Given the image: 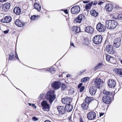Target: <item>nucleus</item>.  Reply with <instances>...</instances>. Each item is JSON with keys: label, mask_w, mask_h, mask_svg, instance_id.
I'll list each match as a JSON object with an SVG mask.
<instances>
[{"label": "nucleus", "mask_w": 122, "mask_h": 122, "mask_svg": "<svg viewBox=\"0 0 122 122\" xmlns=\"http://www.w3.org/2000/svg\"><path fill=\"white\" fill-rule=\"evenodd\" d=\"M15 56L17 59H18V60H19V59L18 57L17 54L16 52L15 53Z\"/></svg>", "instance_id": "obj_43"}, {"label": "nucleus", "mask_w": 122, "mask_h": 122, "mask_svg": "<svg viewBox=\"0 0 122 122\" xmlns=\"http://www.w3.org/2000/svg\"><path fill=\"white\" fill-rule=\"evenodd\" d=\"M93 100V97H87L85 100V102L88 104L90 103Z\"/></svg>", "instance_id": "obj_28"}, {"label": "nucleus", "mask_w": 122, "mask_h": 122, "mask_svg": "<svg viewBox=\"0 0 122 122\" xmlns=\"http://www.w3.org/2000/svg\"><path fill=\"white\" fill-rule=\"evenodd\" d=\"M113 71L117 74H118L121 77H122V69H114Z\"/></svg>", "instance_id": "obj_25"}, {"label": "nucleus", "mask_w": 122, "mask_h": 122, "mask_svg": "<svg viewBox=\"0 0 122 122\" xmlns=\"http://www.w3.org/2000/svg\"><path fill=\"white\" fill-rule=\"evenodd\" d=\"M73 108L72 106L70 104L66 105L65 106V110L68 112H70L71 111Z\"/></svg>", "instance_id": "obj_23"}, {"label": "nucleus", "mask_w": 122, "mask_h": 122, "mask_svg": "<svg viewBox=\"0 0 122 122\" xmlns=\"http://www.w3.org/2000/svg\"><path fill=\"white\" fill-rule=\"evenodd\" d=\"M7 0H0V2H3L6 1Z\"/></svg>", "instance_id": "obj_51"}, {"label": "nucleus", "mask_w": 122, "mask_h": 122, "mask_svg": "<svg viewBox=\"0 0 122 122\" xmlns=\"http://www.w3.org/2000/svg\"><path fill=\"white\" fill-rule=\"evenodd\" d=\"M97 3L96 2H94L93 3V4L94 5H95Z\"/></svg>", "instance_id": "obj_60"}, {"label": "nucleus", "mask_w": 122, "mask_h": 122, "mask_svg": "<svg viewBox=\"0 0 122 122\" xmlns=\"http://www.w3.org/2000/svg\"><path fill=\"white\" fill-rule=\"evenodd\" d=\"M103 65L102 63H99L96 65L94 68V70L96 71L97 69H99Z\"/></svg>", "instance_id": "obj_34"}, {"label": "nucleus", "mask_w": 122, "mask_h": 122, "mask_svg": "<svg viewBox=\"0 0 122 122\" xmlns=\"http://www.w3.org/2000/svg\"><path fill=\"white\" fill-rule=\"evenodd\" d=\"M71 45L72 46H74V44L73 43H71Z\"/></svg>", "instance_id": "obj_53"}, {"label": "nucleus", "mask_w": 122, "mask_h": 122, "mask_svg": "<svg viewBox=\"0 0 122 122\" xmlns=\"http://www.w3.org/2000/svg\"><path fill=\"white\" fill-rule=\"evenodd\" d=\"M118 18L120 20L122 19V15H120L118 16Z\"/></svg>", "instance_id": "obj_42"}, {"label": "nucleus", "mask_w": 122, "mask_h": 122, "mask_svg": "<svg viewBox=\"0 0 122 122\" xmlns=\"http://www.w3.org/2000/svg\"><path fill=\"white\" fill-rule=\"evenodd\" d=\"M102 39V37L100 35L94 36L92 39L93 42L95 44H98L101 43Z\"/></svg>", "instance_id": "obj_3"}, {"label": "nucleus", "mask_w": 122, "mask_h": 122, "mask_svg": "<svg viewBox=\"0 0 122 122\" xmlns=\"http://www.w3.org/2000/svg\"><path fill=\"white\" fill-rule=\"evenodd\" d=\"M44 122H51L49 120H46Z\"/></svg>", "instance_id": "obj_55"}, {"label": "nucleus", "mask_w": 122, "mask_h": 122, "mask_svg": "<svg viewBox=\"0 0 122 122\" xmlns=\"http://www.w3.org/2000/svg\"><path fill=\"white\" fill-rule=\"evenodd\" d=\"M96 28L98 31L102 32L105 30L106 27L104 25L99 23L97 25Z\"/></svg>", "instance_id": "obj_6"}, {"label": "nucleus", "mask_w": 122, "mask_h": 122, "mask_svg": "<svg viewBox=\"0 0 122 122\" xmlns=\"http://www.w3.org/2000/svg\"><path fill=\"white\" fill-rule=\"evenodd\" d=\"M111 98L108 95L104 96L102 97V101L105 103L109 104L111 102Z\"/></svg>", "instance_id": "obj_13"}, {"label": "nucleus", "mask_w": 122, "mask_h": 122, "mask_svg": "<svg viewBox=\"0 0 122 122\" xmlns=\"http://www.w3.org/2000/svg\"><path fill=\"white\" fill-rule=\"evenodd\" d=\"M107 84L110 87L113 88L116 85V81L110 79L108 81Z\"/></svg>", "instance_id": "obj_14"}, {"label": "nucleus", "mask_w": 122, "mask_h": 122, "mask_svg": "<svg viewBox=\"0 0 122 122\" xmlns=\"http://www.w3.org/2000/svg\"><path fill=\"white\" fill-rule=\"evenodd\" d=\"M106 56L107 61H109L110 62L112 63V60H113L114 59V58L111 57L110 56L107 54L106 55Z\"/></svg>", "instance_id": "obj_29"}, {"label": "nucleus", "mask_w": 122, "mask_h": 122, "mask_svg": "<svg viewBox=\"0 0 122 122\" xmlns=\"http://www.w3.org/2000/svg\"><path fill=\"white\" fill-rule=\"evenodd\" d=\"M72 31H74L75 33H77L80 31V28L77 26H74L72 28Z\"/></svg>", "instance_id": "obj_27"}, {"label": "nucleus", "mask_w": 122, "mask_h": 122, "mask_svg": "<svg viewBox=\"0 0 122 122\" xmlns=\"http://www.w3.org/2000/svg\"><path fill=\"white\" fill-rule=\"evenodd\" d=\"M29 105V106H31L32 105V104L30 103H28Z\"/></svg>", "instance_id": "obj_56"}, {"label": "nucleus", "mask_w": 122, "mask_h": 122, "mask_svg": "<svg viewBox=\"0 0 122 122\" xmlns=\"http://www.w3.org/2000/svg\"><path fill=\"white\" fill-rule=\"evenodd\" d=\"M32 120L33 121H38V119L36 117H34L32 118Z\"/></svg>", "instance_id": "obj_40"}, {"label": "nucleus", "mask_w": 122, "mask_h": 122, "mask_svg": "<svg viewBox=\"0 0 122 122\" xmlns=\"http://www.w3.org/2000/svg\"><path fill=\"white\" fill-rule=\"evenodd\" d=\"M61 101L62 103L67 105L69 104L72 102V99L69 97H64L62 99Z\"/></svg>", "instance_id": "obj_11"}, {"label": "nucleus", "mask_w": 122, "mask_h": 122, "mask_svg": "<svg viewBox=\"0 0 122 122\" xmlns=\"http://www.w3.org/2000/svg\"><path fill=\"white\" fill-rule=\"evenodd\" d=\"M38 16H36L35 15L32 16L30 19L31 20H35L37 18V17Z\"/></svg>", "instance_id": "obj_38"}, {"label": "nucleus", "mask_w": 122, "mask_h": 122, "mask_svg": "<svg viewBox=\"0 0 122 122\" xmlns=\"http://www.w3.org/2000/svg\"><path fill=\"white\" fill-rule=\"evenodd\" d=\"M89 104L85 103H82L81 105V107L84 110H86L88 107Z\"/></svg>", "instance_id": "obj_26"}, {"label": "nucleus", "mask_w": 122, "mask_h": 122, "mask_svg": "<svg viewBox=\"0 0 122 122\" xmlns=\"http://www.w3.org/2000/svg\"><path fill=\"white\" fill-rule=\"evenodd\" d=\"M64 12L66 14L68 13V11L67 9H65L64 10Z\"/></svg>", "instance_id": "obj_49"}, {"label": "nucleus", "mask_w": 122, "mask_h": 122, "mask_svg": "<svg viewBox=\"0 0 122 122\" xmlns=\"http://www.w3.org/2000/svg\"><path fill=\"white\" fill-rule=\"evenodd\" d=\"M97 88L95 86L91 87L89 89V92L91 95H95L97 91Z\"/></svg>", "instance_id": "obj_18"}, {"label": "nucleus", "mask_w": 122, "mask_h": 122, "mask_svg": "<svg viewBox=\"0 0 122 122\" xmlns=\"http://www.w3.org/2000/svg\"><path fill=\"white\" fill-rule=\"evenodd\" d=\"M83 2L85 3H88V1H84Z\"/></svg>", "instance_id": "obj_54"}, {"label": "nucleus", "mask_w": 122, "mask_h": 122, "mask_svg": "<svg viewBox=\"0 0 122 122\" xmlns=\"http://www.w3.org/2000/svg\"><path fill=\"white\" fill-rule=\"evenodd\" d=\"M48 71H50L52 74L54 73L55 71V69L53 67H51Z\"/></svg>", "instance_id": "obj_37"}, {"label": "nucleus", "mask_w": 122, "mask_h": 122, "mask_svg": "<svg viewBox=\"0 0 122 122\" xmlns=\"http://www.w3.org/2000/svg\"><path fill=\"white\" fill-rule=\"evenodd\" d=\"M15 24L19 27H22L25 25V24L19 19L16 20L15 21Z\"/></svg>", "instance_id": "obj_19"}, {"label": "nucleus", "mask_w": 122, "mask_h": 122, "mask_svg": "<svg viewBox=\"0 0 122 122\" xmlns=\"http://www.w3.org/2000/svg\"><path fill=\"white\" fill-rule=\"evenodd\" d=\"M85 18V16L83 15L82 14L80 15L75 19L74 20V22L80 23L81 21L84 19Z\"/></svg>", "instance_id": "obj_15"}, {"label": "nucleus", "mask_w": 122, "mask_h": 122, "mask_svg": "<svg viewBox=\"0 0 122 122\" xmlns=\"http://www.w3.org/2000/svg\"><path fill=\"white\" fill-rule=\"evenodd\" d=\"M10 6V4L7 3L5 4L2 6L3 10L5 11H7L9 10Z\"/></svg>", "instance_id": "obj_22"}, {"label": "nucleus", "mask_w": 122, "mask_h": 122, "mask_svg": "<svg viewBox=\"0 0 122 122\" xmlns=\"http://www.w3.org/2000/svg\"><path fill=\"white\" fill-rule=\"evenodd\" d=\"M103 94L106 95H109L112 94V93L110 92H109L106 90H104L103 91Z\"/></svg>", "instance_id": "obj_35"}, {"label": "nucleus", "mask_w": 122, "mask_h": 122, "mask_svg": "<svg viewBox=\"0 0 122 122\" xmlns=\"http://www.w3.org/2000/svg\"><path fill=\"white\" fill-rule=\"evenodd\" d=\"M61 84L60 81H54L52 83L51 86L54 89L57 90L60 88Z\"/></svg>", "instance_id": "obj_9"}, {"label": "nucleus", "mask_w": 122, "mask_h": 122, "mask_svg": "<svg viewBox=\"0 0 122 122\" xmlns=\"http://www.w3.org/2000/svg\"><path fill=\"white\" fill-rule=\"evenodd\" d=\"M32 107H34L35 109H36V106L35 105V104H32Z\"/></svg>", "instance_id": "obj_47"}, {"label": "nucleus", "mask_w": 122, "mask_h": 122, "mask_svg": "<svg viewBox=\"0 0 122 122\" xmlns=\"http://www.w3.org/2000/svg\"><path fill=\"white\" fill-rule=\"evenodd\" d=\"M9 31V30H6L5 31H3V32L5 34H7L8 32Z\"/></svg>", "instance_id": "obj_46"}, {"label": "nucleus", "mask_w": 122, "mask_h": 122, "mask_svg": "<svg viewBox=\"0 0 122 122\" xmlns=\"http://www.w3.org/2000/svg\"><path fill=\"white\" fill-rule=\"evenodd\" d=\"M71 117H68V119H69L70 120H71Z\"/></svg>", "instance_id": "obj_59"}, {"label": "nucleus", "mask_w": 122, "mask_h": 122, "mask_svg": "<svg viewBox=\"0 0 122 122\" xmlns=\"http://www.w3.org/2000/svg\"><path fill=\"white\" fill-rule=\"evenodd\" d=\"M121 40L120 38H115L114 41V46L116 48H118L120 46Z\"/></svg>", "instance_id": "obj_10"}, {"label": "nucleus", "mask_w": 122, "mask_h": 122, "mask_svg": "<svg viewBox=\"0 0 122 122\" xmlns=\"http://www.w3.org/2000/svg\"><path fill=\"white\" fill-rule=\"evenodd\" d=\"M114 8L112 4H107L105 6V8L106 10L109 12L111 11Z\"/></svg>", "instance_id": "obj_20"}, {"label": "nucleus", "mask_w": 122, "mask_h": 122, "mask_svg": "<svg viewBox=\"0 0 122 122\" xmlns=\"http://www.w3.org/2000/svg\"><path fill=\"white\" fill-rule=\"evenodd\" d=\"M103 2H102V1H100L98 3V5H101V4L103 3Z\"/></svg>", "instance_id": "obj_50"}, {"label": "nucleus", "mask_w": 122, "mask_h": 122, "mask_svg": "<svg viewBox=\"0 0 122 122\" xmlns=\"http://www.w3.org/2000/svg\"><path fill=\"white\" fill-rule=\"evenodd\" d=\"M89 79V78L88 77H84L81 79V82H85L88 81Z\"/></svg>", "instance_id": "obj_36"}, {"label": "nucleus", "mask_w": 122, "mask_h": 122, "mask_svg": "<svg viewBox=\"0 0 122 122\" xmlns=\"http://www.w3.org/2000/svg\"><path fill=\"white\" fill-rule=\"evenodd\" d=\"M121 37H122V35H121Z\"/></svg>", "instance_id": "obj_61"}, {"label": "nucleus", "mask_w": 122, "mask_h": 122, "mask_svg": "<svg viewBox=\"0 0 122 122\" xmlns=\"http://www.w3.org/2000/svg\"><path fill=\"white\" fill-rule=\"evenodd\" d=\"M34 6L35 8L37 9L38 11H40L41 9V7L40 5L38 4L35 3L34 4Z\"/></svg>", "instance_id": "obj_30"}, {"label": "nucleus", "mask_w": 122, "mask_h": 122, "mask_svg": "<svg viewBox=\"0 0 122 122\" xmlns=\"http://www.w3.org/2000/svg\"><path fill=\"white\" fill-rule=\"evenodd\" d=\"M46 98L49 101L51 104L56 98V96L54 94V90H51L49 91L46 95Z\"/></svg>", "instance_id": "obj_1"}, {"label": "nucleus", "mask_w": 122, "mask_h": 122, "mask_svg": "<svg viewBox=\"0 0 122 122\" xmlns=\"http://www.w3.org/2000/svg\"><path fill=\"white\" fill-rule=\"evenodd\" d=\"M9 57L8 58V60L9 61H12L14 59V53L13 52H11L9 54Z\"/></svg>", "instance_id": "obj_33"}, {"label": "nucleus", "mask_w": 122, "mask_h": 122, "mask_svg": "<svg viewBox=\"0 0 122 122\" xmlns=\"http://www.w3.org/2000/svg\"><path fill=\"white\" fill-rule=\"evenodd\" d=\"M104 114V113H101L100 114L99 116L101 117Z\"/></svg>", "instance_id": "obj_48"}, {"label": "nucleus", "mask_w": 122, "mask_h": 122, "mask_svg": "<svg viewBox=\"0 0 122 122\" xmlns=\"http://www.w3.org/2000/svg\"><path fill=\"white\" fill-rule=\"evenodd\" d=\"M1 7H2V4L1 3H0V10H1Z\"/></svg>", "instance_id": "obj_52"}, {"label": "nucleus", "mask_w": 122, "mask_h": 122, "mask_svg": "<svg viewBox=\"0 0 122 122\" xmlns=\"http://www.w3.org/2000/svg\"><path fill=\"white\" fill-rule=\"evenodd\" d=\"M103 82V81L102 80H101L100 78H98L93 79L92 84L95 85L97 87H100V86H102Z\"/></svg>", "instance_id": "obj_4"}, {"label": "nucleus", "mask_w": 122, "mask_h": 122, "mask_svg": "<svg viewBox=\"0 0 122 122\" xmlns=\"http://www.w3.org/2000/svg\"><path fill=\"white\" fill-rule=\"evenodd\" d=\"M106 50L107 53L111 54L115 53L112 46L111 45H107L106 47Z\"/></svg>", "instance_id": "obj_8"}, {"label": "nucleus", "mask_w": 122, "mask_h": 122, "mask_svg": "<svg viewBox=\"0 0 122 122\" xmlns=\"http://www.w3.org/2000/svg\"><path fill=\"white\" fill-rule=\"evenodd\" d=\"M80 91L82 92L84 89L85 87L84 86H82L80 88Z\"/></svg>", "instance_id": "obj_41"}, {"label": "nucleus", "mask_w": 122, "mask_h": 122, "mask_svg": "<svg viewBox=\"0 0 122 122\" xmlns=\"http://www.w3.org/2000/svg\"><path fill=\"white\" fill-rule=\"evenodd\" d=\"M57 109L60 115H61L65 113L66 110L64 107L62 106L58 107Z\"/></svg>", "instance_id": "obj_16"}, {"label": "nucleus", "mask_w": 122, "mask_h": 122, "mask_svg": "<svg viewBox=\"0 0 122 122\" xmlns=\"http://www.w3.org/2000/svg\"><path fill=\"white\" fill-rule=\"evenodd\" d=\"M86 32L91 34L94 32V29L92 27L90 26L86 27L85 29Z\"/></svg>", "instance_id": "obj_21"}, {"label": "nucleus", "mask_w": 122, "mask_h": 122, "mask_svg": "<svg viewBox=\"0 0 122 122\" xmlns=\"http://www.w3.org/2000/svg\"><path fill=\"white\" fill-rule=\"evenodd\" d=\"M41 105L42 107V109L44 111H48L49 110L50 106L46 101H43L41 102Z\"/></svg>", "instance_id": "obj_5"}, {"label": "nucleus", "mask_w": 122, "mask_h": 122, "mask_svg": "<svg viewBox=\"0 0 122 122\" xmlns=\"http://www.w3.org/2000/svg\"><path fill=\"white\" fill-rule=\"evenodd\" d=\"M90 13L91 15L95 17L97 16L98 14V13L94 10H91L90 11Z\"/></svg>", "instance_id": "obj_32"}, {"label": "nucleus", "mask_w": 122, "mask_h": 122, "mask_svg": "<svg viewBox=\"0 0 122 122\" xmlns=\"http://www.w3.org/2000/svg\"><path fill=\"white\" fill-rule=\"evenodd\" d=\"M45 95L44 94H41L40 96V97L41 98H43V96Z\"/></svg>", "instance_id": "obj_45"}, {"label": "nucleus", "mask_w": 122, "mask_h": 122, "mask_svg": "<svg viewBox=\"0 0 122 122\" xmlns=\"http://www.w3.org/2000/svg\"><path fill=\"white\" fill-rule=\"evenodd\" d=\"M13 12L15 14L19 15L21 13V9L18 7H16L14 9Z\"/></svg>", "instance_id": "obj_24"}, {"label": "nucleus", "mask_w": 122, "mask_h": 122, "mask_svg": "<svg viewBox=\"0 0 122 122\" xmlns=\"http://www.w3.org/2000/svg\"><path fill=\"white\" fill-rule=\"evenodd\" d=\"M12 20V18L10 16H7L5 17L4 19H1V22L3 23H8L11 22Z\"/></svg>", "instance_id": "obj_17"}, {"label": "nucleus", "mask_w": 122, "mask_h": 122, "mask_svg": "<svg viewBox=\"0 0 122 122\" xmlns=\"http://www.w3.org/2000/svg\"><path fill=\"white\" fill-rule=\"evenodd\" d=\"M66 86L63 83L62 84V85L61 86V88L62 90H64L66 88Z\"/></svg>", "instance_id": "obj_39"}, {"label": "nucleus", "mask_w": 122, "mask_h": 122, "mask_svg": "<svg viewBox=\"0 0 122 122\" xmlns=\"http://www.w3.org/2000/svg\"><path fill=\"white\" fill-rule=\"evenodd\" d=\"M105 23L106 27L109 29H112L115 28L118 24L116 21L112 20H107Z\"/></svg>", "instance_id": "obj_2"}, {"label": "nucleus", "mask_w": 122, "mask_h": 122, "mask_svg": "<svg viewBox=\"0 0 122 122\" xmlns=\"http://www.w3.org/2000/svg\"><path fill=\"white\" fill-rule=\"evenodd\" d=\"M92 1H91L88 3L86 4V5L85 8L86 10H88L90 9L92 5L93 4Z\"/></svg>", "instance_id": "obj_31"}, {"label": "nucleus", "mask_w": 122, "mask_h": 122, "mask_svg": "<svg viewBox=\"0 0 122 122\" xmlns=\"http://www.w3.org/2000/svg\"><path fill=\"white\" fill-rule=\"evenodd\" d=\"M96 116V113L93 111L90 112L87 114V118L90 120L95 119Z\"/></svg>", "instance_id": "obj_12"}, {"label": "nucleus", "mask_w": 122, "mask_h": 122, "mask_svg": "<svg viewBox=\"0 0 122 122\" xmlns=\"http://www.w3.org/2000/svg\"><path fill=\"white\" fill-rule=\"evenodd\" d=\"M70 75L69 74H67L66 76V77H69Z\"/></svg>", "instance_id": "obj_58"}, {"label": "nucleus", "mask_w": 122, "mask_h": 122, "mask_svg": "<svg viewBox=\"0 0 122 122\" xmlns=\"http://www.w3.org/2000/svg\"><path fill=\"white\" fill-rule=\"evenodd\" d=\"M83 84L82 83H80V84H79L78 86V88H79L81 87L82 86V85Z\"/></svg>", "instance_id": "obj_44"}, {"label": "nucleus", "mask_w": 122, "mask_h": 122, "mask_svg": "<svg viewBox=\"0 0 122 122\" xmlns=\"http://www.w3.org/2000/svg\"><path fill=\"white\" fill-rule=\"evenodd\" d=\"M119 61H120V62L122 63V60H120V59H119Z\"/></svg>", "instance_id": "obj_57"}, {"label": "nucleus", "mask_w": 122, "mask_h": 122, "mask_svg": "<svg viewBox=\"0 0 122 122\" xmlns=\"http://www.w3.org/2000/svg\"><path fill=\"white\" fill-rule=\"evenodd\" d=\"M80 11V8L78 5L74 6L72 7L71 9V13L73 14H76L78 13Z\"/></svg>", "instance_id": "obj_7"}]
</instances>
